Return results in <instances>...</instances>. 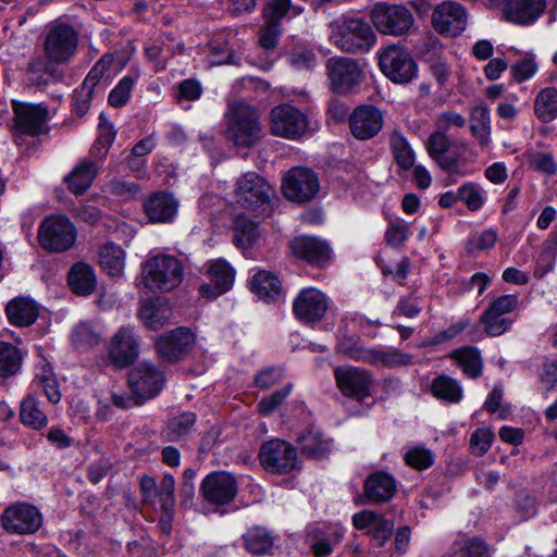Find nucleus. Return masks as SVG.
I'll use <instances>...</instances> for the list:
<instances>
[{"mask_svg": "<svg viewBox=\"0 0 557 557\" xmlns=\"http://www.w3.org/2000/svg\"><path fill=\"white\" fill-rule=\"evenodd\" d=\"M184 264L170 253L150 255L141 264V284L151 293H169L184 280Z\"/></svg>", "mask_w": 557, "mask_h": 557, "instance_id": "1", "label": "nucleus"}, {"mask_svg": "<svg viewBox=\"0 0 557 557\" xmlns=\"http://www.w3.org/2000/svg\"><path fill=\"white\" fill-rule=\"evenodd\" d=\"M78 34L70 25L57 24L47 33L44 41V53L47 62L40 58L28 63L30 73H49L50 64H66L76 54Z\"/></svg>", "mask_w": 557, "mask_h": 557, "instance_id": "2", "label": "nucleus"}, {"mask_svg": "<svg viewBox=\"0 0 557 557\" xmlns=\"http://www.w3.org/2000/svg\"><path fill=\"white\" fill-rule=\"evenodd\" d=\"M263 136L260 112L244 102H234L227 111L226 137L236 147L250 148Z\"/></svg>", "mask_w": 557, "mask_h": 557, "instance_id": "3", "label": "nucleus"}, {"mask_svg": "<svg viewBox=\"0 0 557 557\" xmlns=\"http://www.w3.org/2000/svg\"><path fill=\"white\" fill-rule=\"evenodd\" d=\"M332 42L347 53H364L372 49L376 36L361 18H344L333 25Z\"/></svg>", "mask_w": 557, "mask_h": 557, "instance_id": "4", "label": "nucleus"}, {"mask_svg": "<svg viewBox=\"0 0 557 557\" xmlns=\"http://www.w3.org/2000/svg\"><path fill=\"white\" fill-rule=\"evenodd\" d=\"M370 17L379 33L394 37L408 35L414 25L411 11L398 3L379 2L372 8Z\"/></svg>", "mask_w": 557, "mask_h": 557, "instance_id": "5", "label": "nucleus"}, {"mask_svg": "<svg viewBox=\"0 0 557 557\" xmlns=\"http://www.w3.org/2000/svg\"><path fill=\"white\" fill-rule=\"evenodd\" d=\"M77 232L73 223L64 215L46 218L38 230L40 246L50 252H63L73 247Z\"/></svg>", "mask_w": 557, "mask_h": 557, "instance_id": "6", "label": "nucleus"}, {"mask_svg": "<svg viewBox=\"0 0 557 557\" xmlns=\"http://www.w3.org/2000/svg\"><path fill=\"white\" fill-rule=\"evenodd\" d=\"M508 23L529 26L535 23L546 9V0H486Z\"/></svg>", "mask_w": 557, "mask_h": 557, "instance_id": "7", "label": "nucleus"}, {"mask_svg": "<svg viewBox=\"0 0 557 557\" xmlns=\"http://www.w3.org/2000/svg\"><path fill=\"white\" fill-rule=\"evenodd\" d=\"M12 108L14 113L12 133L17 145L22 135L38 136L47 132L49 112L46 107L12 101Z\"/></svg>", "mask_w": 557, "mask_h": 557, "instance_id": "8", "label": "nucleus"}, {"mask_svg": "<svg viewBox=\"0 0 557 557\" xmlns=\"http://www.w3.org/2000/svg\"><path fill=\"white\" fill-rule=\"evenodd\" d=\"M42 524V516L37 507L28 503H15L2 511L0 525L9 534H33Z\"/></svg>", "mask_w": 557, "mask_h": 557, "instance_id": "9", "label": "nucleus"}, {"mask_svg": "<svg viewBox=\"0 0 557 557\" xmlns=\"http://www.w3.org/2000/svg\"><path fill=\"white\" fill-rule=\"evenodd\" d=\"M139 351L140 337L129 325L119 327L108 344V358L115 369H125L133 364Z\"/></svg>", "mask_w": 557, "mask_h": 557, "instance_id": "10", "label": "nucleus"}, {"mask_svg": "<svg viewBox=\"0 0 557 557\" xmlns=\"http://www.w3.org/2000/svg\"><path fill=\"white\" fill-rule=\"evenodd\" d=\"M431 24L437 34L457 37L467 28L468 11L457 1H443L433 9Z\"/></svg>", "mask_w": 557, "mask_h": 557, "instance_id": "11", "label": "nucleus"}, {"mask_svg": "<svg viewBox=\"0 0 557 557\" xmlns=\"http://www.w3.org/2000/svg\"><path fill=\"white\" fill-rule=\"evenodd\" d=\"M379 65L391 81L405 84L417 74V64L409 52L396 45L388 46L379 54Z\"/></svg>", "mask_w": 557, "mask_h": 557, "instance_id": "12", "label": "nucleus"}, {"mask_svg": "<svg viewBox=\"0 0 557 557\" xmlns=\"http://www.w3.org/2000/svg\"><path fill=\"white\" fill-rule=\"evenodd\" d=\"M165 383L164 373L149 361L139 362L128 373V385L141 401L156 397Z\"/></svg>", "mask_w": 557, "mask_h": 557, "instance_id": "13", "label": "nucleus"}, {"mask_svg": "<svg viewBox=\"0 0 557 557\" xmlns=\"http://www.w3.org/2000/svg\"><path fill=\"white\" fill-rule=\"evenodd\" d=\"M519 304L517 295L508 294L495 298L480 318L485 332L490 336H499L507 332L513 323V320L508 314L513 312L519 307Z\"/></svg>", "mask_w": 557, "mask_h": 557, "instance_id": "14", "label": "nucleus"}, {"mask_svg": "<svg viewBox=\"0 0 557 557\" xmlns=\"http://www.w3.org/2000/svg\"><path fill=\"white\" fill-rule=\"evenodd\" d=\"M259 459L267 471L278 474L296 469L298 462L295 447L280 438H273L262 444Z\"/></svg>", "mask_w": 557, "mask_h": 557, "instance_id": "15", "label": "nucleus"}, {"mask_svg": "<svg viewBox=\"0 0 557 557\" xmlns=\"http://www.w3.org/2000/svg\"><path fill=\"white\" fill-rule=\"evenodd\" d=\"M308 128L307 116L290 104L276 106L270 113V131L287 139L300 138Z\"/></svg>", "mask_w": 557, "mask_h": 557, "instance_id": "16", "label": "nucleus"}, {"mask_svg": "<svg viewBox=\"0 0 557 557\" xmlns=\"http://www.w3.org/2000/svg\"><path fill=\"white\" fill-rule=\"evenodd\" d=\"M326 71L332 89L338 94L351 91L363 78V71L358 62L346 57L329 59Z\"/></svg>", "mask_w": 557, "mask_h": 557, "instance_id": "17", "label": "nucleus"}, {"mask_svg": "<svg viewBox=\"0 0 557 557\" xmlns=\"http://www.w3.org/2000/svg\"><path fill=\"white\" fill-rule=\"evenodd\" d=\"M271 186L256 172L243 174L236 184V199L240 207L257 212L270 200Z\"/></svg>", "mask_w": 557, "mask_h": 557, "instance_id": "18", "label": "nucleus"}, {"mask_svg": "<svg viewBox=\"0 0 557 557\" xmlns=\"http://www.w3.org/2000/svg\"><path fill=\"white\" fill-rule=\"evenodd\" d=\"M320 184L317 174L307 168L289 170L283 181L284 196L295 202L310 201L319 191Z\"/></svg>", "mask_w": 557, "mask_h": 557, "instance_id": "19", "label": "nucleus"}, {"mask_svg": "<svg viewBox=\"0 0 557 557\" xmlns=\"http://www.w3.org/2000/svg\"><path fill=\"white\" fill-rule=\"evenodd\" d=\"M334 377L338 389L347 397L363 399L370 395L373 376L363 368L338 366L334 369Z\"/></svg>", "mask_w": 557, "mask_h": 557, "instance_id": "20", "label": "nucleus"}, {"mask_svg": "<svg viewBox=\"0 0 557 557\" xmlns=\"http://www.w3.org/2000/svg\"><path fill=\"white\" fill-rule=\"evenodd\" d=\"M348 123L350 133L356 139L369 140L381 132L384 116L375 106L361 104L349 114Z\"/></svg>", "mask_w": 557, "mask_h": 557, "instance_id": "21", "label": "nucleus"}, {"mask_svg": "<svg viewBox=\"0 0 557 557\" xmlns=\"http://www.w3.org/2000/svg\"><path fill=\"white\" fill-rule=\"evenodd\" d=\"M289 247L296 258L319 268L330 264L333 258L330 245L314 236H297L290 240Z\"/></svg>", "mask_w": 557, "mask_h": 557, "instance_id": "22", "label": "nucleus"}, {"mask_svg": "<svg viewBox=\"0 0 557 557\" xmlns=\"http://www.w3.org/2000/svg\"><path fill=\"white\" fill-rule=\"evenodd\" d=\"M293 309L298 320L305 323L318 322L327 312L329 298L317 288H304L295 298Z\"/></svg>", "mask_w": 557, "mask_h": 557, "instance_id": "23", "label": "nucleus"}, {"mask_svg": "<svg viewBox=\"0 0 557 557\" xmlns=\"http://www.w3.org/2000/svg\"><path fill=\"white\" fill-rule=\"evenodd\" d=\"M201 493L203 498L211 504L226 505L237 494V481L227 472H211L201 482Z\"/></svg>", "mask_w": 557, "mask_h": 557, "instance_id": "24", "label": "nucleus"}, {"mask_svg": "<svg viewBox=\"0 0 557 557\" xmlns=\"http://www.w3.org/2000/svg\"><path fill=\"white\" fill-rule=\"evenodd\" d=\"M194 339L188 329L177 327L161 335L156 342V348L164 362L175 363L187 352Z\"/></svg>", "mask_w": 557, "mask_h": 557, "instance_id": "25", "label": "nucleus"}, {"mask_svg": "<svg viewBox=\"0 0 557 557\" xmlns=\"http://www.w3.org/2000/svg\"><path fill=\"white\" fill-rule=\"evenodd\" d=\"M178 200L170 193L151 194L143 203V210L151 223H171L178 211Z\"/></svg>", "mask_w": 557, "mask_h": 557, "instance_id": "26", "label": "nucleus"}, {"mask_svg": "<svg viewBox=\"0 0 557 557\" xmlns=\"http://www.w3.org/2000/svg\"><path fill=\"white\" fill-rule=\"evenodd\" d=\"M175 479L172 474L165 473L160 483L157 484V498L160 503L159 525L163 533L169 534L172 530V522L175 511Z\"/></svg>", "mask_w": 557, "mask_h": 557, "instance_id": "27", "label": "nucleus"}, {"mask_svg": "<svg viewBox=\"0 0 557 557\" xmlns=\"http://www.w3.org/2000/svg\"><path fill=\"white\" fill-rule=\"evenodd\" d=\"M102 157L99 159L82 160L69 175L65 176L69 190L75 195H83L91 186L100 168Z\"/></svg>", "mask_w": 557, "mask_h": 557, "instance_id": "28", "label": "nucleus"}, {"mask_svg": "<svg viewBox=\"0 0 557 557\" xmlns=\"http://www.w3.org/2000/svg\"><path fill=\"white\" fill-rule=\"evenodd\" d=\"M207 273L214 284V292L209 294L211 286L206 284L200 287V293L203 296L216 297L227 292L234 281L233 268L223 259L211 260L207 264Z\"/></svg>", "mask_w": 557, "mask_h": 557, "instance_id": "29", "label": "nucleus"}, {"mask_svg": "<svg viewBox=\"0 0 557 557\" xmlns=\"http://www.w3.org/2000/svg\"><path fill=\"white\" fill-rule=\"evenodd\" d=\"M364 496L371 503H386L396 493V481L394 476L384 471L371 473L363 485Z\"/></svg>", "mask_w": 557, "mask_h": 557, "instance_id": "30", "label": "nucleus"}, {"mask_svg": "<svg viewBox=\"0 0 557 557\" xmlns=\"http://www.w3.org/2000/svg\"><path fill=\"white\" fill-rule=\"evenodd\" d=\"M5 313L11 324L18 327H27L37 320L39 308L32 298L16 297L8 302Z\"/></svg>", "mask_w": 557, "mask_h": 557, "instance_id": "31", "label": "nucleus"}, {"mask_svg": "<svg viewBox=\"0 0 557 557\" xmlns=\"http://www.w3.org/2000/svg\"><path fill=\"white\" fill-rule=\"evenodd\" d=\"M245 549L253 556H264L271 553L274 535L264 527L253 525L242 536Z\"/></svg>", "mask_w": 557, "mask_h": 557, "instance_id": "32", "label": "nucleus"}, {"mask_svg": "<svg viewBox=\"0 0 557 557\" xmlns=\"http://www.w3.org/2000/svg\"><path fill=\"white\" fill-rule=\"evenodd\" d=\"M451 143L447 137L446 133L436 128L426 141V150L429 156L434 160L442 169L451 171L457 166V160L455 158L446 156L450 149Z\"/></svg>", "mask_w": 557, "mask_h": 557, "instance_id": "33", "label": "nucleus"}, {"mask_svg": "<svg viewBox=\"0 0 557 557\" xmlns=\"http://www.w3.org/2000/svg\"><path fill=\"white\" fill-rule=\"evenodd\" d=\"M413 357L393 347H372L368 364L384 368L406 367L412 363Z\"/></svg>", "mask_w": 557, "mask_h": 557, "instance_id": "34", "label": "nucleus"}, {"mask_svg": "<svg viewBox=\"0 0 557 557\" xmlns=\"http://www.w3.org/2000/svg\"><path fill=\"white\" fill-rule=\"evenodd\" d=\"M67 280L72 290L82 296L90 295L97 285L94 269L84 262H78L71 268Z\"/></svg>", "mask_w": 557, "mask_h": 557, "instance_id": "35", "label": "nucleus"}, {"mask_svg": "<svg viewBox=\"0 0 557 557\" xmlns=\"http://www.w3.org/2000/svg\"><path fill=\"white\" fill-rule=\"evenodd\" d=\"M125 256L121 246L110 242L99 248V264L108 275L119 277L125 268Z\"/></svg>", "mask_w": 557, "mask_h": 557, "instance_id": "36", "label": "nucleus"}, {"mask_svg": "<svg viewBox=\"0 0 557 557\" xmlns=\"http://www.w3.org/2000/svg\"><path fill=\"white\" fill-rule=\"evenodd\" d=\"M470 132L479 140L481 147H487L491 143V116L490 109L485 104H479L470 112Z\"/></svg>", "mask_w": 557, "mask_h": 557, "instance_id": "37", "label": "nucleus"}, {"mask_svg": "<svg viewBox=\"0 0 557 557\" xmlns=\"http://www.w3.org/2000/svg\"><path fill=\"white\" fill-rule=\"evenodd\" d=\"M449 357L457 362L466 376L476 379L482 374L483 361L476 348L466 346L455 349Z\"/></svg>", "mask_w": 557, "mask_h": 557, "instance_id": "38", "label": "nucleus"}, {"mask_svg": "<svg viewBox=\"0 0 557 557\" xmlns=\"http://www.w3.org/2000/svg\"><path fill=\"white\" fill-rule=\"evenodd\" d=\"M139 317L147 327L159 330L169 321L170 309L160 300H147L139 308Z\"/></svg>", "mask_w": 557, "mask_h": 557, "instance_id": "39", "label": "nucleus"}, {"mask_svg": "<svg viewBox=\"0 0 557 557\" xmlns=\"http://www.w3.org/2000/svg\"><path fill=\"white\" fill-rule=\"evenodd\" d=\"M389 148L396 164L404 171L410 170L416 160V154L407 138L399 131L389 135Z\"/></svg>", "mask_w": 557, "mask_h": 557, "instance_id": "40", "label": "nucleus"}, {"mask_svg": "<svg viewBox=\"0 0 557 557\" xmlns=\"http://www.w3.org/2000/svg\"><path fill=\"white\" fill-rule=\"evenodd\" d=\"M431 392L435 398L450 404H457L463 397L460 383L448 375L435 377L431 385Z\"/></svg>", "mask_w": 557, "mask_h": 557, "instance_id": "41", "label": "nucleus"}, {"mask_svg": "<svg viewBox=\"0 0 557 557\" xmlns=\"http://www.w3.org/2000/svg\"><path fill=\"white\" fill-rule=\"evenodd\" d=\"M251 290L263 299H273L281 292L278 277L270 271H257L250 281Z\"/></svg>", "mask_w": 557, "mask_h": 557, "instance_id": "42", "label": "nucleus"}, {"mask_svg": "<svg viewBox=\"0 0 557 557\" xmlns=\"http://www.w3.org/2000/svg\"><path fill=\"white\" fill-rule=\"evenodd\" d=\"M23 355L12 343L0 341V377L14 376L21 370Z\"/></svg>", "mask_w": 557, "mask_h": 557, "instance_id": "43", "label": "nucleus"}, {"mask_svg": "<svg viewBox=\"0 0 557 557\" xmlns=\"http://www.w3.org/2000/svg\"><path fill=\"white\" fill-rule=\"evenodd\" d=\"M20 419L24 425L40 430L48 424V418L39 401L32 395L25 397L20 407Z\"/></svg>", "mask_w": 557, "mask_h": 557, "instance_id": "44", "label": "nucleus"}, {"mask_svg": "<svg viewBox=\"0 0 557 557\" xmlns=\"http://www.w3.org/2000/svg\"><path fill=\"white\" fill-rule=\"evenodd\" d=\"M298 444L302 454L315 459L324 458L331 450V442L312 430L304 433L298 438Z\"/></svg>", "mask_w": 557, "mask_h": 557, "instance_id": "45", "label": "nucleus"}, {"mask_svg": "<svg viewBox=\"0 0 557 557\" xmlns=\"http://www.w3.org/2000/svg\"><path fill=\"white\" fill-rule=\"evenodd\" d=\"M534 113L542 122H552L557 117V89L546 87L542 89L534 100Z\"/></svg>", "mask_w": 557, "mask_h": 557, "instance_id": "46", "label": "nucleus"}, {"mask_svg": "<svg viewBox=\"0 0 557 557\" xmlns=\"http://www.w3.org/2000/svg\"><path fill=\"white\" fill-rule=\"evenodd\" d=\"M258 224L239 215L235 222L234 243L242 249H248L259 239Z\"/></svg>", "mask_w": 557, "mask_h": 557, "instance_id": "47", "label": "nucleus"}, {"mask_svg": "<svg viewBox=\"0 0 557 557\" xmlns=\"http://www.w3.org/2000/svg\"><path fill=\"white\" fill-rule=\"evenodd\" d=\"M341 332L343 337L337 344V351L354 361L367 363L372 347L363 346L359 337L347 336L343 330Z\"/></svg>", "mask_w": 557, "mask_h": 557, "instance_id": "48", "label": "nucleus"}, {"mask_svg": "<svg viewBox=\"0 0 557 557\" xmlns=\"http://www.w3.org/2000/svg\"><path fill=\"white\" fill-rule=\"evenodd\" d=\"M196 422V414L194 412H183L173 417L166 429V436L170 441H177L187 435Z\"/></svg>", "mask_w": 557, "mask_h": 557, "instance_id": "49", "label": "nucleus"}, {"mask_svg": "<svg viewBox=\"0 0 557 557\" xmlns=\"http://www.w3.org/2000/svg\"><path fill=\"white\" fill-rule=\"evenodd\" d=\"M352 524L358 530H363L374 524L383 525V541H386L392 534V527L387 521L381 519L376 513L370 510H362L352 516Z\"/></svg>", "mask_w": 557, "mask_h": 557, "instance_id": "50", "label": "nucleus"}, {"mask_svg": "<svg viewBox=\"0 0 557 557\" xmlns=\"http://www.w3.org/2000/svg\"><path fill=\"white\" fill-rule=\"evenodd\" d=\"M459 198L471 211H478L484 205L482 188L474 183H465L459 188Z\"/></svg>", "mask_w": 557, "mask_h": 557, "instance_id": "51", "label": "nucleus"}, {"mask_svg": "<svg viewBox=\"0 0 557 557\" xmlns=\"http://www.w3.org/2000/svg\"><path fill=\"white\" fill-rule=\"evenodd\" d=\"M136 77L124 76L117 85L111 90L108 97L109 103L114 108H121L129 100Z\"/></svg>", "mask_w": 557, "mask_h": 557, "instance_id": "52", "label": "nucleus"}, {"mask_svg": "<svg viewBox=\"0 0 557 557\" xmlns=\"http://www.w3.org/2000/svg\"><path fill=\"white\" fill-rule=\"evenodd\" d=\"M405 462L407 466L422 471L433 465L434 456L430 449L422 446H416L405 454Z\"/></svg>", "mask_w": 557, "mask_h": 557, "instance_id": "53", "label": "nucleus"}, {"mask_svg": "<svg viewBox=\"0 0 557 557\" xmlns=\"http://www.w3.org/2000/svg\"><path fill=\"white\" fill-rule=\"evenodd\" d=\"M292 389L293 384L289 383L273 394L261 398L257 405L259 412L265 416L272 413L288 397Z\"/></svg>", "mask_w": 557, "mask_h": 557, "instance_id": "54", "label": "nucleus"}, {"mask_svg": "<svg viewBox=\"0 0 557 557\" xmlns=\"http://www.w3.org/2000/svg\"><path fill=\"white\" fill-rule=\"evenodd\" d=\"M290 8V0H265L262 15L265 22L280 24Z\"/></svg>", "mask_w": 557, "mask_h": 557, "instance_id": "55", "label": "nucleus"}, {"mask_svg": "<svg viewBox=\"0 0 557 557\" xmlns=\"http://www.w3.org/2000/svg\"><path fill=\"white\" fill-rule=\"evenodd\" d=\"M113 61L114 58L112 54H103L89 71L83 83L92 88H96L113 64Z\"/></svg>", "mask_w": 557, "mask_h": 557, "instance_id": "56", "label": "nucleus"}, {"mask_svg": "<svg viewBox=\"0 0 557 557\" xmlns=\"http://www.w3.org/2000/svg\"><path fill=\"white\" fill-rule=\"evenodd\" d=\"M493 440L494 433L487 428H481L472 433L470 445L478 456H483L491 448Z\"/></svg>", "mask_w": 557, "mask_h": 557, "instance_id": "57", "label": "nucleus"}, {"mask_svg": "<svg viewBox=\"0 0 557 557\" xmlns=\"http://www.w3.org/2000/svg\"><path fill=\"white\" fill-rule=\"evenodd\" d=\"M95 88L82 84L73 95V108L77 115L83 116L89 109Z\"/></svg>", "mask_w": 557, "mask_h": 557, "instance_id": "58", "label": "nucleus"}, {"mask_svg": "<svg viewBox=\"0 0 557 557\" xmlns=\"http://www.w3.org/2000/svg\"><path fill=\"white\" fill-rule=\"evenodd\" d=\"M281 35L280 24L269 23L264 21V25L260 28L259 45L265 50H272L276 47Z\"/></svg>", "mask_w": 557, "mask_h": 557, "instance_id": "59", "label": "nucleus"}, {"mask_svg": "<svg viewBox=\"0 0 557 557\" xmlns=\"http://www.w3.org/2000/svg\"><path fill=\"white\" fill-rule=\"evenodd\" d=\"M466 125V117L455 111H443L435 120L437 129L447 133L450 128H462Z\"/></svg>", "mask_w": 557, "mask_h": 557, "instance_id": "60", "label": "nucleus"}, {"mask_svg": "<svg viewBox=\"0 0 557 557\" xmlns=\"http://www.w3.org/2000/svg\"><path fill=\"white\" fill-rule=\"evenodd\" d=\"M283 379V369L280 367H269L256 374L255 384L261 389H268L277 384Z\"/></svg>", "mask_w": 557, "mask_h": 557, "instance_id": "61", "label": "nucleus"}, {"mask_svg": "<svg viewBox=\"0 0 557 557\" xmlns=\"http://www.w3.org/2000/svg\"><path fill=\"white\" fill-rule=\"evenodd\" d=\"M73 341L77 345H97L100 334L88 323H79L73 332Z\"/></svg>", "mask_w": 557, "mask_h": 557, "instance_id": "62", "label": "nucleus"}, {"mask_svg": "<svg viewBox=\"0 0 557 557\" xmlns=\"http://www.w3.org/2000/svg\"><path fill=\"white\" fill-rule=\"evenodd\" d=\"M202 94V88L199 82L196 79H184L178 85V91L176 95L177 102L183 106V102L186 101H194L200 98Z\"/></svg>", "mask_w": 557, "mask_h": 557, "instance_id": "63", "label": "nucleus"}, {"mask_svg": "<svg viewBox=\"0 0 557 557\" xmlns=\"http://www.w3.org/2000/svg\"><path fill=\"white\" fill-rule=\"evenodd\" d=\"M461 557H490L485 542L478 537L466 540L460 546Z\"/></svg>", "mask_w": 557, "mask_h": 557, "instance_id": "64", "label": "nucleus"}]
</instances>
